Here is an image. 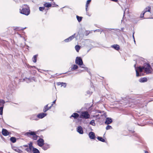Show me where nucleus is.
Listing matches in <instances>:
<instances>
[{"label":"nucleus","instance_id":"16","mask_svg":"<svg viewBox=\"0 0 153 153\" xmlns=\"http://www.w3.org/2000/svg\"><path fill=\"white\" fill-rule=\"evenodd\" d=\"M48 105H45L43 109V111L44 112H46L48 110L51 108V107H48Z\"/></svg>","mask_w":153,"mask_h":153},{"label":"nucleus","instance_id":"39","mask_svg":"<svg viewBox=\"0 0 153 153\" xmlns=\"http://www.w3.org/2000/svg\"><path fill=\"white\" fill-rule=\"evenodd\" d=\"M88 5H87V4H86V11H87V7H88Z\"/></svg>","mask_w":153,"mask_h":153},{"label":"nucleus","instance_id":"4","mask_svg":"<svg viewBox=\"0 0 153 153\" xmlns=\"http://www.w3.org/2000/svg\"><path fill=\"white\" fill-rule=\"evenodd\" d=\"M75 63L80 66L84 65L82 59L81 57H77L75 60Z\"/></svg>","mask_w":153,"mask_h":153},{"label":"nucleus","instance_id":"54","mask_svg":"<svg viewBox=\"0 0 153 153\" xmlns=\"http://www.w3.org/2000/svg\"><path fill=\"white\" fill-rule=\"evenodd\" d=\"M53 0H52V1H53Z\"/></svg>","mask_w":153,"mask_h":153},{"label":"nucleus","instance_id":"32","mask_svg":"<svg viewBox=\"0 0 153 153\" xmlns=\"http://www.w3.org/2000/svg\"><path fill=\"white\" fill-rule=\"evenodd\" d=\"M112 128V127L109 125H107L106 126V129L107 130L109 129H111Z\"/></svg>","mask_w":153,"mask_h":153},{"label":"nucleus","instance_id":"20","mask_svg":"<svg viewBox=\"0 0 153 153\" xmlns=\"http://www.w3.org/2000/svg\"><path fill=\"white\" fill-rule=\"evenodd\" d=\"M10 140L13 143H14L16 141V138L14 137H12L10 138Z\"/></svg>","mask_w":153,"mask_h":153},{"label":"nucleus","instance_id":"23","mask_svg":"<svg viewBox=\"0 0 153 153\" xmlns=\"http://www.w3.org/2000/svg\"><path fill=\"white\" fill-rule=\"evenodd\" d=\"M97 139L99 141H101L102 142H105V140L102 137H97Z\"/></svg>","mask_w":153,"mask_h":153},{"label":"nucleus","instance_id":"3","mask_svg":"<svg viewBox=\"0 0 153 153\" xmlns=\"http://www.w3.org/2000/svg\"><path fill=\"white\" fill-rule=\"evenodd\" d=\"M25 135L27 136L28 137H30V135L33 136V139L34 140H36L39 136L36 134V133L34 131H30V132H27L25 133Z\"/></svg>","mask_w":153,"mask_h":153},{"label":"nucleus","instance_id":"1","mask_svg":"<svg viewBox=\"0 0 153 153\" xmlns=\"http://www.w3.org/2000/svg\"><path fill=\"white\" fill-rule=\"evenodd\" d=\"M151 65L152 67H151V66L149 64H145L142 67L139 66L138 67L137 69L135 67L136 65L135 64L134 66L135 69L136 76H141L138 73V71L140 72H141L143 71V70L147 74H151L153 70L152 67L153 68V63H151Z\"/></svg>","mask_w":153,"mask_h":153},{"label":"nucleus","instance_id":"38","mask_svg":"<svg viewBox=\"0 0 153 153\" xmlns=\"http://www.w3.org/2000/svg\"><path fill=\"white\" fill-rule=\"evenodd\" d=\"M65 42H69V41H70V40L68 38L67 39H65Z\"/></svg>","mask_w":153,"mask_h":153},{"label":"nucleus","instance_id":"10","mask_svg":"<svg viewBox=\"0 0 153 153\" xmlns=\"http://www.w3.org/2000/svg\"><path fill=\"white\" fill-rule=\"evenodd\" d=\"M89 136L91 139H94L95 137L94 133L92 131L90 132L89 133Z\"/></svg>","mask_w":153,"mask_h":153},{"label":"nucleus","instance_id":"42","mask_svg":"<svg viewBox=\"0 0 153 153\" xmlns=\"http://www.w3.org/2000/svg\"><path fill=\"white\" fill-rule=\"evenodd\" d=\"M56 100H55L54 101H53V102H52V103L53 104H54L55 103V102H56Z\"/></svg>","mask_w":153,"mask_h":153},{"label":"nucleus","instance_id":"55","mask_svg":"<svg viewBox=\"0 0 153 153\" xmlns=\"http://www.w3.org/2000/svg\"><path fill=\"white\" fill-rule=\"evenodd\" d=\"M53 0H52V1H53Z\"/></svg>","mask_w":153,"mask_h":153},{"label":"nucleus","instance_id":"26","mask_svg":"<svg viewBox=\"0 0 153 153\" xmlns=\"http://www.w3.org/2000/svg\"><path fill=\"white\" fill-rule=\"evenodd\" d=\"M76 17L77 20L79 22L82 21V17L79 16H76Z\"/></svg>","mask_w":153,"mask_h":153},{"label":"nucleus","instance_id":"19","mask_svg":"<svg viewBox=\"0 0 153 153\" xmlns=\"http://www.w3.org/2000/svg\"><path fill=\"white\" fill-rule=\"evenodd\" d=\"M151 9L150 7H146L144 10L143 11L145 13L146 12H150V11Z\"/></svg>","mask_w":153,"mask_h":153},{"label":"nucleus","instance_id":"24","mask_svg":"<svg viewBox=\"0 0 153 153\" xmlns=\"http://www.w3.org/2000/svg\"><path fill=\"white\" fill-rule=\"evenodd\" d=\"M78 66L76 65H74L71 67V70H75L78 68Z\"/></svg>","mask_w":153,"mask_h":153},{"label":"nucleus","instance_id":"6","mask_svg":"<svg viewBox=\"0 0 153 153\" xmlns=\"http://www.w3.org/2000/svg\"><path fill=\"white\" fill-rule=\"evenodd\" d=\"M37 144L40 147H42L44 145V140L42 138H40L37 140Z\"/></svg>","mask_w":153,"mask_h":153},{"label":"nucleus","instance_id":"12","mask_svg":"<svg viewBox=\"0 0 153 153\" xmlns=\"http://www.w3.org/2000/svg\"><path fill=\"white\" fill-rule=\"evenodd\" d=\"M112 122V120L111 118H107L106 119V121L105 122V124L108 125L110 124Z\"/></svg>","mask_w":153,"mask_h":153},{"label":"nucleus","instance_id":"9","mask_svg":"<svg viewBox=\"0 0 153 153\" xmlns=\"http://www.w3.org/2000/svg\"><path fill=\"white\" fill-rule=\"evenodd\" d=\"M46 115V114L42 113L38 114L37 117L38 118L42 119L45 117Z\"/></svg>","mask_w":153,"mask_h":153},{"label":"nucleus","instance_id":"28","mask_svg":"<svg viewBox=\"0 0 153 153\" xmlns=\"http://www.w3.org/2000/svg\"><path fill=\"white\" fill-rule=\"evenodd\" d=\"M90 124L93 126H95V123L94 122V120H91L90 122Z\"/></svg>","mask_w":153,"mask_h":153},{"label":"nucleus","instance_id":"2","mask_svg":"<svg viewBox=\"0 0 153 153\" xmlns=\"http://www.w3.org/2000/svg\"><path fill=\"white\" fill-rule=\"evenodd\" d=\"M27 6V5L24 4L22 6V10L20 9V13H21L27 16L30 13V10L29 8H24V6Z\"/></svg>","mask_w":153,"mask_h":153},{"label":"nucleus","instance_id":"17","mask_svg":"<svg viewBox=\"0 0 153 153\" xmlns=\"http://www.w3.org/2000/svg\"><path fill=\"white\" fill-rule=\"evenodd\" d=\"M33 153H39L40 152L37 149L33 147V149L32 150Z\"/></svg>","mask_w":153,"mask_h":153},{"label":"nucleus","instance_id":"40","mask_svg":"<svg viewBox=\"0 0 153 153\" xmlns=\"http://www.w3.org/2000/svg\"><path fill=\"white\" fill-rule=\"evenodd\" d=\"M28 146H29V145H24V146L25 147H28Z\"/></svg>","mask_w":153,"mask_h":153},{"label":"nucleus","instance_id":"41","mask_svg":"<svg viewBox=\"0 0 153 153\" xmlns=\"http://www.w3.org/2000/svg\"><path fill=\"white\" fill-rule=\"evenodd\" d=\"M28 81H27V82L28 83V82H30V79H28Z\"/></svg>","mask_w":153,"mask_h":153},{"label":"nucleus","instance_id":"5","mask_svg":"<svg viewBox=\"0 0 153 153\" xmlns=\"http://www.w3.org/2000/svg\"><path fill=\"white\" fill-rule=\"evenodd\" d=\"M81 116V117L87 119L89 118V115L87 111H84L82 113Z\"/></svg>","mask_w":153,"mask_h":153},{"label":"nucleus","instance_id":"47","mask_svg":"<svg viewBox=\"0 0 153 153\" xmlns=\"http://www.w3.org/2000/svg\"><path fill=\"white\" fill-rule=\"evenodd\" d=\"M26 28V27H25V28H22L21 29V30H24Z\"/></svg>","mask_w":153,"mask_h":153},{"label":"nucleus","instance_id":"31","mask_svg":"<svg viewBox=\"0 0 153 153\" xmlns=\"http://www.w3.org/2000/svg\"><path fill=\"white\" fill-rule=\"evenodd\" d=\"M3 106L0 107V115H2L3 114Z\"/></svg>","mask_w":153,"mask_h":153},{"label":"nucleus","instance_id":"8","mask_svg":"<svg viewBox=\"0 0 153 153\" xmlns=\"http://www.w3.org/2000/svg\"><path fill=\"white\" fill-rule=\"evenodd\" d=\"M10 133L8 132L6 129L4 128L2 129V134L4 136H7L9 135Z\"/></svg>","mask_w":153,"mask_h":153},{"label":"nucleus","instance_id":"34","mask_svg":"<svg viewBox=\"0 0 153 153\" xmlns=\"http://www.w3.org/2000/svg\"><path fill=\"white\" fill-rule=\"evenodd\" d=\"M45 9V7H40L39 8V10L41 11H43Z\"/></svg>","mask_w":153,"mask_h":153},{"label":"nucleus","instance_id":"36","mask_svg":"<svg viewBox=\"0 0 153 153\" xmlns=\"http://www.w3.org/2000/svg\"><path fill=\"white\" fill-rule=\"evenodd\" d=\"M0 102L4 104L5 103V101L3 100H0Z\"/></svg>","mask_w":153,"mask_h":153},{"label":"nucleus","instance_id":"45","mask_svg":"<svg viewBox=\"0 0 153 153\" xmlns=\"http://www.w3.org/2000/svg\"><path fill=\"white\" fill-rule=\"evenodd\" d=\"M53 104L52 103L50 107H51H51L53 106Z\"/></svg>","mask_w":153,"mask_h":153},{"label":"nucleus","instance_id":"25","mask_svg":"<svg viewBox=\"0 0 153 153\" xmlns=\"http://www.w3.org/2000/svg\"><path fill=\"white\" fill-rule=\"evenodd\" d=\"M33 143L32 142H31L30 143L28 144V145L29 146V148H30V149L32 151L33 149V148L34 147L33 146Z\"/></svg>","mask_w":153,"mask_h":153},{"label":"nucleus","instance_id":"33","mask_svg":"<svg viewBox=\"0 0 153 153\" xmlns=\"http://www.w3.org/2000/svg\"><path fill=\"white\" fill-rule=\"evenodd\" d=\"M25 150L27 151V152H30L32 151V150L30 149V148H27L25 149Z\"/></svg>","mask_w":153,"mask_h":153},{"label":"nucleus","instance_id":"11","mask_svg":"<svg viewBox=\"0 0 153 153\" xmlns=\"http://www.w3.org/2000/svg\"><path fill=\"white\" fill-rule=\"evenodd\" d=\"M77 131L80 134H83V132L82 127L79 126H78L77 128Z\"/></svg>","mask_w":153,"mask_h":153},{"label":"nucleus","instance_id":"21","mask_svg":"<svg viewBox=\"0 0 153 153\" xmlns=\"http://www.w3.org/2000/svg\"><path fill=\"white\" fill-rule=\"evenodd\" d=\"M44 6L46 7H49L51 6L52 5L49 3H46L44 4Z\"/></svg>","mask_w":153,"mask_h":153},{"label":"nucleus","instance_id":"15","mask_svg":"<svg viewBox=\"0 0 153 153\" xmlns=\"http://www.w3.org/2000/svg\"><path fill=\"white\" fill-rule=\"evenodd\" d=\"M79 116V114L76 113H73L70 117V118L73 117L74 119H77Z\"/></svg>","mask_w":153,"mask_h":153},{"label":"nucleus","instance_id":"13","mask_svg":"<svg viewBox=\"0 0 153 153\" xmlns=\"http://www.w3.org/2000/svg\"><path fill=\"white\" fill-rule=\"evenodd\" d=\"M42 148L44 150H45L49 149L50 147L49 145L47 143H44Z\"/></svg>","mask_w":153,"mask_h":153},{"label":"nucleus","instance_id":"48","mask_svg":"<svg viewBox=\"0 0 153 153\" xmlns=\"http://www.w3.org/2000/svg\"><path fill=\"white\" fill-rule=\"evenodd\" d=\"M19 29V27H17L15 29L16 30Z\"/></svg>","mask_w":153,"mask_h":153},{"label":"nucleus","instance_id":"52","mask_svg":"<svg viewBox=\"0 0 153 153\" xmlns=\"http://www.w3.org/2000/svg\"><path fill=\"white\" fill-rule=\"evenodd\" d=\"M34 67V68H35V67L34 66H33V67Z\"/></svg>","mask_w":153,"mask_h":153},{"label":"nucleus","instance_id":"37","mask_svg":"<svg viewBox=\"0 0 153 153\" xmlns=\"http://www.w3.org/2000/svg\"><path fill=\"white\" fill-rule=\"evenodd\" d=\"M91 1V0H88L87 1L86 4L88 5V4H89Z\"/></svg>","mask_w":153,"mask_h":153},{"label":"nucleus","instance_id":"14","mask_svg":"<svg viewBox=\"0 0 153 153\" xmlns=\"http://www.w3.org/2000/svg\"><path fill=\"white\" fill-rule=\"evenodd\" d=\"M111 47L117 51L119 50L120 49V46L117 44L113 45H111Z\"/></svg>","mask_w":153,"mask_h":153},{"label":"nucleus","instance_id":"30","mask_svg":"<svg viewBox=\"0 0 153 153\" xmlns=\"http://www.w3.org/2000/svg\"><path fill=\"white\" fill-rule=\"evenodd\" d=\"M37 55H35L33 57V61L34 62H36L37 60Z\"/></svg>","mask_w":153,"mask_h":153},{"label":"nucleus","instance_id":"27","mask_svg":"<svg viewBox=\"0 0 153 153\" xmlns=\"http://www.w3.org/2000/svg\"><path fill=\"white\" fill-rule=\"evenodd\" d=\"M75 48L77 52H78L80 49V46L79 45H76L75 47Z\"/></svg>","mask_w":153,"mask_h":153},{"label":"nucleus","instance_id":"22","mask_svg":"<svg viewBox=\"0 0 153 153\" xmlns=\"http://www.w3.org/2000/svg\"><path fill=\"white\" fill-rule=\"evenodd\" d=\"M58 85H61V86H63L64 87H65L66 86V84L65 83L59 82L58 83Z\"/></svg>","mask_w":153,"mask_h":153},{"label":"nucleus","instance_id":"51","mask_svg":"<svg viewBox=\"0 0 153 153\" xmlns=\"http://www.w3.org/2000/svg\"><path fill=\"white\" fill-rule=\"evenodd\" d=\"M125 13V12L124 11V15H123V16H124Z\"/></svg>","mask_w":153,"mask_h":153},{"label":"nucleus","instance_id":"29","mask_svg":"<svg viewBox=\"0 0 153 153\" xmlns=\"http://www.w3.org/2000/svg\"><path fill=\"white\" fill-rule=\"evenodd\" d=\"M75 33L73 35L69 37L68 38L71 41L73 39L75 36Z\"/></svg>","mask_w":153,"mask_h":153},{"label":"nucleus","instance_id":"46","mask_svg":"<svg viewBox=\"0 0 153 153\" xmlns=\"http://www.w3.org/2000/svg\"><path fill=\"white\" fill-rule=\"evenodd\" d=\"M124 29V28H121V30H122V31H123V30Z\"/></svg>","mask_w":153,"mask_h":153},{"label":"nucleus","instance_id":"53","mask_svg":"<svg viewBox=\"0 0 153 153\" xmlns=\"http://www.w3.org/2000/svg\"><path fill=\"white\" fill-rule=\"evenodd\" d=\"M134 43H135V42H135V40H134Z\"/></svg>","mask_w":153,"mask_h":153},{"label":"nucleus","instance_id":"18","mask_svg":"<svg viewBox=\"0 0 153 153\" xmlns=\"http://www.w3.org/2000/svg\"><path fill=\"white\" fill-rule=\"evenodd\" d=\"M147 81V79L146 78H142L139 79L140 82H145Z\"/></svg>","mask_w":153,"mask_h":153},{"label":"nucleus","instance_id":"49","mask_svg":"<svg viewBox=\"0 0 153 153\" xmlns=\"http://www.w3.org/2000/svg\"><path fill=\"white\" fill-rule=\"evenodd\" d=\"M81 67L82 68H84V66H81Z\"/></svg>","mask_w":153,"mask_h":153},{"label":"nucleus","instance_id":"50","mask_svg":"<svg viewBox=\"0 0 153 153\" xmlns=\"http://www.w3.org/2000/svg\"><path fill=\"white\" fill-rule=\"evenodd\" d=\"M89 91H87V93H88V94H89Z\"/></svg>","mask_w":153,"mask_h":153},{"label":"nucleus","instance_id":"35","mask_svg":"<svg viewBox=\"0 0 153 153\" xmlns=\"http://www.w3.org/2000/svg\"><path fill=\"white\" fill-rule=\"evenodd\" d=\"M145 13L143 11L142 13L141 14L140 17L141 18L143 17H144V15Z\"/></svg>","mask_w":153,"mask_h":153},{"label":"nucleus","instance_id":"7","mask_svg":"<svg viewBox=\"0 0 153 153\" xmlns=\"http://www.w3.org/2000/svg\"><path fill=\"white\" fill-rule=\"evenodd\" d=\"M12 149L14 151L19 153H22L23 152L22 151L20 150L18 148L16 147H15L12 146Z\"/></svg>","mask_w":153,"mask_h":153},{"label":"nucleus","instance_id":"43","mask_svg":"<svg viewBox=\"0 0 153 153\" xmlns=\"http://www.w3.org/2000/svg\"><path fill=\"white\" fill-rule=\"evenodd\" d=\"M134 33H133V38L134 39Z\"/></svg>","mask_w":153,"mask_h":153},{"label":"nucleus","instance_id":"44","mask_svg":"<svg viewBox=\"0 0 153 153\" xmlns=\"http://www.w3.org/2000/svg\"><path fill=\"white\" fill-rule=\"evenodd\" d=\"M31 119L32 120V118H31ZM32 120H37V118H36V119H32Z\"/></svg>","mask_w":153,"mask_h":153}]
</instances>
